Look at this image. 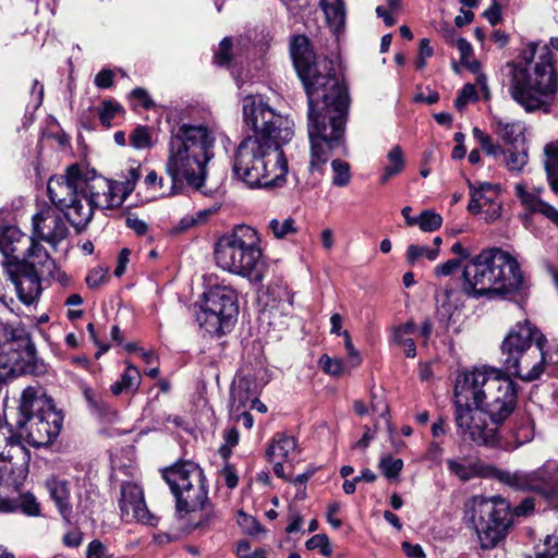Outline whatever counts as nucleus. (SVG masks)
Segmentation results:
<instances>
[{
    "instance_id": "nucleus-3",
    "label": "nucleus",
    "mask_w": 558,
    "mask_h": 558,
    "mask_svg": "<svg viewBox=\"0 0 558 558\" xmlns=\"http://www.w3.org/2000/svg\"><path fill=\"white\" fill-rule=\"evenodd\" d=\"M141 178L140 168H130L123 181L112 182L85 167L73 165L64 174L53 175L47 184L51 203L63 213L77 231L90 221L95 209L120 207L134 191Z\"/></svg>"
},
{
    "instance_id": "nucleus-27",
    "label": "nucleus",
    "mask_w": 558,
    "mask_h": 558,
    "mask_svg": "<svg viewBox=\"0 0 558 558\" xmlns=\"http://www.w3.org/2000/svg\"><path fill=\"white\" fill-rule=\"evenodd\" d=\"M296 453V439L283 433H277L266 450L268 460H280L287 463L292 462Z\"/></svg>"
},
{
    "instance_id": "nucleus-10",
    "label": "nucleus",
    "mask_w": 558,
    "mask_h": 558,
    "mask_svg": "<svg viewBox=\"0 0 558 558\" xmlns=\"http://www.w3.org/2000/svg\"><path fill=\"white\" fill-rule=\"evenodd\" d=\"M163 478L175 498V508L180 514L203 512V519L195 527L207 526L217 517L208 502L204 472L197 464L191 461L177 463L163 471Z\"/></svg>"
},
{
    "instance_id": "nucleus-33",
    "label": "nucleus",
    "mask_w": 558,
    "mask_h": 558,
    "mask_svg": "<svg viewBox=\"0 0 558 558\" xmlns=\"http://www.w3.org/2000/svg\"><path fill=\"white\" fill-rule=\"evenodd\" d=\"M439 256V250L421 244H410L405 251V262L411 267L424 266Z\"/></svg>"
},
{
    "instance_id": "nucleus-37",
    "label": "nucleus",
    "mask_w": 558,
    "mask_h": 558,
    "mask_svg": "<svg viewBox=\"0 0 558 558\" xmlns=\"http://www.w3.org/2000/svg\"><path fill=\"white\" fill-rule=\"evenodd\" d=\"M416 225L423 232H434L442 225V217L434 210H423L415 217Z\"/></svg>"
},
{
    "instance_id": "nucleus-64",
    "label": "nucleus",
    "mask_w": 558,
    "mask_h": 558,
    "mask_svg": "<svg viewBox=\"0 0 558 558\" xmlns=\"http://www.w3.org/2000/svg\"><path fill=\"white\" fill-rule=\"evenodd\" d=\"M484 16L492 25H496L501 19L499 7L496 3L493 4L484 12Z\"/></svg>"
},
{
    "instance_id": "nucleus-36",
    "label": "nucleus",
    "mask_w": 558,
    "mask_h": 558,
    "mask_svg": "<svg viewBox=\"0 0 558 558\" xmlns=\"http://www.w3.org/2000/svg\"><path fill=\"white\" fill-rule=\"evenodd\" d=\"M124 110L122 106L114 100H104L100 108L98 109V117L101 124L106 128L112 125V120L123 114Z\"/></svg>"
},
{
    "instance_id": "nucleus-60",
    "label": "nucleus",
    "mask_w": 558,
    "mask_h": 558,
    "mask_svg": "<svg viewBox=\"0 0 558 558\" xmlns=\"http://www.w3.org/2000/svg\"><path fill=\"white\" fill-rule=\"evenodd\" d=\"M339 510H340V505L338 502H332V504L328 505L327 521L333 529H339L341 526V520L335 517V514Z\"/></svg>"
},
{
    "instance_id": "nucleus-48",
    "label": "nucleus",
    "mask_w": 558,
    "mask_h": 558,
    "mask_svg": "<svg viewBox=\"0 0 558 558\" xmlns=\"http://www.w3.org/2000/svg\"><path fill=\"white\" fill-rule=\"evenodd\" d=\"M461 267V259H448L434 268L436 277H448Z\"/></svg>"
},
{
    "instance_id": "nucleus-49",
    "label": "nucleus",
    "mask_w": 558,
    "mask_h": 558,
    "mask_svg": "<svg viewBox=\"0 0 558 558\" xmlns=\"http://www.w3.org/2000/svg\"><path fill=\"white\" fill-rule=\"evenodd\" d=\"M392 339L398 344L403 347L404 354L408 357H414L416 355V347L414 340L409 336L401 333L400 338L396 336V330L392 332Z\"/></svg>"
},
{
    "instance_id": "nucleus-56",
    "label": "nucleus",
    "mask_w": 558,
    "mask_h": 558,
    "mask_svg": "<svg viewBox=\"0 0 558 558\" xmlns=\"http://www.w3.org/2000/svg\"><path fill=\"white\" fill-rule=\"evenodd\" d=\"M105 554L106 547L100 541L94 539L89 543L86 553L87 558H102Z\"/></svg>"
},
{
    "instance_id": "nucleus-29",
    "label": "nucleus",
    "mask_w": 558,
    "mask_h": 558,
    "mask_svg": "<svg viewBox=\"0 0 558 558\" xmlns=\"http://www.w3.org/2000/svg\"><path fill=\"white\" fill-rule=\"evenodd\" d=\"M492 128L506 144L514 145L524 141L525 126L520 121H505L500 118H494Z\"/></svg>"
},
{
    "instance_id": "nucleus-53",
    "label": "nucleus",
    "mask_w": 558,
    "mask_h": 558,
    "mask_svg": "<svg viewBox=\"0 0 558 558\" xmlns=\"http://www.w3.org/2000/svg\"><path fill=\"white\" fill-rule=\"evenodd\" d=\"M130 97L132 99H136L140 101V104L145 108V109H150L155 106L153 99L150 98V96L148 95V92L145 89V88H142V87H136L134 88L131 94H130Z\"/></svg>"
},
{
    "instance_id": "nucleus-13",
    "label": "nucleus",
    "mask_w": 558,
    "mask_h": 558,
    "mask_svg": "<svg viewBox=\"0 0 558 558\" xmlns=\"http://www.w3.org/2000/svg\"><path fill=\"white\" fill-rule=\"evenodd\" d=\"M454 423L457 433L463 441L476 446L495 447L499 444L500 427L494 424L488 416L471 402L454 398Z\"/></svg>"
},
{
    "instance_id": "nucleus-17",
    "label": "nucleus",
    "mask_w": 558,
    "mask_h": 558,
    "mask_svg": "<svg viewBox=\"0 0 558 558\" xmlns=\"http://www.w3.org/2000/svg\"><path fill=\"white\" fill-rule=\"evenodd\" d=\"M119 507L121 515L125 521H136L143 524L155 526L158 519L148 510L142 487L132 482L121 485Z\"/></svg>"
},
{
    "instance_id": "nucleus-34",
    "label": "nucleus",
    "mask_w": 558,
    "mask_h": 558,
    "mask_svg": "<svg viewBox=\"0 0 558 558\" xmlns=\"http://www.w3.org/2000/svg\"><path fill=\"white\" fill-rule=\"evenodd\" d=\"M545 168L551 190L558 193V140L545 146Z\"/></svg>"
},
{
    "instance_id": "nucleus-58",
    "label": "nucleus",
    "mask_w": 558,
    "mask_h": 558,
    "mask_svg": "<svg viewBox=\"0 0 558 558\" xmlns=\"http://www.w3.org/2000/svg\"><path fill=\"white\" fill-rule=\"evenodd\" d=\"M457 48L459 49L460 51V54H461V58H460V61L462 64H466L468 63V59L469 57L472 54V46L471 44L464 39V38H458L456 40V44Z\"/></svg>"
},
{
    "instance_id": "nucleus-2",
    "label": "nucleus",
    "mask_w": 558,
    "mask_h": 558,
    "mask_svg": "<svg viewBox=\"0 0 558 558\" xmlns=\"http://www.w3.org/2000/svg\"><path fill=\"white\" fill-rule=\"evenodd\" d=\"M243 118L254 134L244 138L234 155V175L251 187H280L288 161L281 149L294 135V122L276 112L258 95L242 100Z\"/></svg>"
},
{
    "instance_id": "nucleus-23",
    "label": "nucleus",
    "mask_w": 558,
    "mask_h": 558,
    "mask_svg": "<svg viewBox=\"0 0 558 558\" xmlns=\"http://www.w3.org/2000/svg\"><path fill=\"white\" fill-rule=\"evenodd\" d=\"M542 192V187L529 190L522 182L514 185V194L526 210L542 215L558 227V209L541 198Z\"/></svg>"
},
{
    "instance_id": "nucleus-55",
    "label": "nucleus",
    "mask_w": 558,
    "mask_h": 558,
    "mask_svg": "<svg viewBox=\"0 0 558 558\" xmlns=\"http://www.w3.org/2000/svg\"><path fill=\"white\" fill-rule=\"evenodd\" d=\"M238 556L240 558H266L262 551L252 550L248 542H241L238 545Z\"/></svg>"
},
{
    "instance_id": "nucleus-40",
    "label": "nucleus",
    "mask_w": 558,
    "mask_h": 558,
    "mask_svg": "<svg viewBox=\"0 0 558 558\" xmlns=\"http://www.w3.org/2000/svg\"><path fill=\"white\" fill-rule=\"evenodd\" d=\"M331 168L333 171L332 184L339 187L347 186L351 181L349 163L340 159H335L331 162Z\"/></svg>"
},
{
    "instance_id": "nucleus-44",
    "label": "nucleus",
    "mask_w": 558,
    "mask_h": 558,
    "mask_svg": "<svg viewBox=\"0 0 558 558\" xmlns=\"http://www.w3.org/2000/svg\"><path fill=\"white\" fill-rule=\"evenodd\" d=\"M319 365L325 373L332 376H339L344 371L343 362L341 359L330 357L326 354L319 359Z\"/></svg>"
},
{
    "instance_id": "nucleus-5",
    "label": "nucleus",
    "mask_w": 558,
    "mask_h": 558,
    "mask_svg": "<svg viewBox=\"0 0 558 558\" xmlns=\"http://www.w3.org/2000/svg\"><path fill=\"white\" fill-rule=\"evenodd\" d=\"M215 142V132L205 124L182 123L172 130L166 161V172L171 178L170 190L178 183L198 191L204 186Z\"/></svg>"
},
{
    "instance_id": "nucleus-35",
    "label": "nucleus",
    "mask_w": 558,
    "mask_h": 558,
    "mask_svg": "<svg viewBox=\"0 0 558 558\" xmlns=\"http://www.w3.org/2000/svg\"><path fill=\"white\" fill-rule=\"evenodd\" d=\"M472 133L487 156L497 159L501 154H505V150L501 148V146L495 143L493 138L481 129L474 128Z\"/></svg>"
},
{
    "instance_id": "nucleus-16",
    "label": "nucleus",
    "mask_w": 558,
    "mask_h": 558,
    "mask_svg": "<svg viewBox=\"0 0 558 558\" xmlns=\"http://www.w3.org/2000/svg\"><path fill=\"white\" fill-rule=\"evenodd\" d=\"M28 451L11 436V429L0 417V473L10 470L14 483L26 477L28 472Z\"/></svg>"
},
{
    "instance_id": "nucleus-18",
    "label": "nucleus",
    "mask_w": 558,
    "mask_h": 558,
    "mask_svg": "<svg viewBox=\"0 0 558 558\" xmlns=\"http://www.w3.org/2000/svg\"><path fill=\"white\" fill-rule=\"evenodd\" d=\"M32 236L57 246L69 234V228L62 216L52 207H45L33 216Z\"/></svg>"
},
{
    "instance_id": "nucleus-61",
    "label": "nucleus",
    "mask_w": 558,
    "mask_h": 558,
    "mask_svg": "<svg viewBox=\"0 0 558 558\" xmlns=\"http://www.w3.org/2000/svg\"><path fill=\"white\" fill-rule=\"evenodd\" d=\"M371 408L374 413H378L381 417L388 413V404L386 401L375 395H372Z\"/></svg>"
},
{
    "instance_id": "nucleus-38",
    "label": "nucleus",
    "mask_w": 558,
    "mask_h": 558,
    "mask_svg": "<svg viewBox=\"0 0 558 558\" xmlns=\"http://www.w3.org/2000/svg\"><path fill=\"white\" fill-rule=\"evenodd\" d=\"M378 466L388 480H395L398 478L403 469V461L399 458L386 454L381 457Z\"/></svg>"
},
{
    "instance_id": "nucleus-50",
    "label": "nucleus",
    "mask_w": 558,
    "mask_h": 558,
    "mask_svg": "<svg viewBox=\"0 0 558 558\" xmlns=\"http://www.w3.org/2000/svg\"><path fill=\"white\" fill-rule=\"evenodd\" d=\"M232 43L229 38H223L219 45V51L215 54V62L218 65H227L230 60V50Z\"/></svg>"
},
{
    "instance_id": "nucleus-6",
    "label": "nucleus",
    "mask_w": 558,
    "mask_h": 558,
    "mask_svg": "<svg viewBox=\"0 0 558 558\" xmlns=\"http://www.w3.org/2000/svg\"><path fill=\"white\" fill-rule=\"evenodd\" d=\"M454 398L471 402L500 427L517 405V384L502 369L481 366L457 376Z\"/></svg>"
},
{
    "instance_id": "nucleus-9",
    "label": "nucleus",
    "mask_w": 558,
    "mask_h": 558,
    "mask_svg": "<svg viewBox=\"0 0 558 558\" xmlns=\"http://www.w3.org/2000/svg\"><path fill=\"white\" fill-rule=\"evenodd\" d=\"M546 338L527 319L517 323L501 343L502 372L509 378L533 381L543 374Z\"/></svg>"
},
{
    "instance_id": "nucleus-43",
    "label": "nucleus",
    "mask_w": 558,
    "mask_h": 558,
    "mask_svg": "<svg viewBox=\"0 0 558 558\" xmlns=\"http://www.w3.org/2000/svg\"><path fill=\"white\" fill-rule=\"evenodd\" d=\"M505 165L510 171H521L527 163V154L525 151H505Z\"/></svg>"
},
{
    "instance_id": "nucleus-52",
    "label": "nucleus",
    "mask_w": 558,
    "mask_h": 558,
    "mask_svg": "<svg viewBox=\"0 0 558 558\" xmlns=\"http://www.w3.org/2000/svg\"><path fill=\"white\" fill-rule=\"evenodd\" d=\"M113 71L104 69L95 76L94 83L98 88H109L113 85Z\"/></svg>"
},
{
    "instance_id": "nucleus-15",
    "label": "nucleus",
    "mask_w": 558,
    "mask_h": 558,
    "mask_svg": "<svg viewBox=\"0 0 558 558\" xmlns=\"http://www.w3.org/2000/svg\"><path fill=\"white\" fill-rule=\"evenodd\" d=\"M36 349L29 335L16 329L0 344V381L19 375L34 373Z\"/></svg>"
},
{
    "instance_id": "nucleus-1",
    "label": "nucleus",
    "mask_w": 558,
    "mask_h": 558,
    "mask_svg": "<svg viewBox=\"0 0 558 558\" xmlns=\"http://www.w3.org/2000/svg\"><path fill=\"white\" fill-rule=\"evenodd\" d=\"M291 57L308 99L307 134L310 170H319L333 150L343 145L349 110L347 87L335 74L328 60L316 62L315 52L306 36L292 38Z\"/></svg>"
},
{
    "instance_id": "nucleus-32",
    "label": "nucleus",
    "mask_w": 558,
    "mask_h": 558,
    "mask_svg": "<svg viewBox=\"0 0 558 558\" xmlns=\"http://www.w3.org/2000/svg\"><path fill=\"white\" fill-rule=\"evenodd\" d=\"M405 167V157L399 145L393 146L387 154V162L380 175V184H386L392 177L398 175Z\"/></svg>"
},
{
    "instance_id": "nucleus-21",
    "label": "nucleus",
    "mask_w": 558,
    "mask_h": 558,
    "mask_svg": "<svg viewBox=\"0 0 558 558\" xmlns=\"http://www.w3.org/2000/svg\"><path fill=\"white\" fill-rule=\"evenodd\" d=\"M471 199L468 210L474 215L486 208L489 220H496L501 214V203L497 186L490 183H482L477 189L470 184Z\"/></svg>"
},
{
    "instance_id": "nucleus-41",
    "label": "nucleus",
    "mask_w": 558,
    "mask_h": 558,
    "mask_svg": "<svg viewBox=\"0 0 558 558\" xmlns=\"http://www.w3.org/2000/svg\"><path fill=\"white\" fill-rule=\"evenodd\" d=\"M130 142L135 149L150 148L153 141L149 128L144 125L136 126L130 135Z\"/></svg>"
},
{
    "instance_id": "nucleus-19",
    "label": "nucleus",
    "mask_w": 558,
    "mask_h": 558,
    "mask_svg": "<svg viewBox=\"0 0 558 558\" xmlns=\"http://www.w3.org/2000/svg\"><path fill=\"white\" fill-rule=\"evenodd\" d=\"M7 274L21 302L32 304L38 298L41 292V274L31 269L23 260L7 262Z\"/></svg>"
},
{
    "instance_id": "nucleus-45",
    "label": "nucleus",
    "mask_w": 558,
    "mask_h": 558,
    "mask_svg": "<svg viewBox=\"0 0 558 558\" xmlns=\"http://www.w3.org/2000/svg\"><path fill=\"white\" fill-rule=\"evenodd\" d=\"M477 99L476 88L473 84H465L454 100V107L462 110L469 102Z\"/></svg>"
},
{
    "instance_id": "nucleus-30",
    "label": "nucleus",
    "mask_w": 558,
    "mask_h": 558,
    "mask_svg": "<svg viewBox=\"0 0 558 558\" xmlns=\"http://www.w3.org/2000/svg\"><path fill=\"white\" fill-rule=\"evenodd\" d=\"M124 363L126 367L121 375V379L110 386V391L114 396H119L124 391H137L142 383V375L138 368L129 361Z\"/></svg>"
},
{
    "instance_id": "nucleus-31",
    "label": "nucleus",
    "mask_w": 558,
    "mask_h": 558,
    "mask_svg": "<svg viewBox=\"0 0 558 558\" xmlns=\"http://www.w3.org/2000/svg\"><path fill=\"white\" fill-rule=\"evenodd\" d=\"M326 21L335 34L339 33L345 21L343 0H320Z\"/></svg>"
},
{
    "instance_id": "nucleus-4",
    "label": "nucleus",
    "mask_w": 558,
    "mask_h": 558,
    "mask_svg": "<svg viewBox=\"0 0 558 558\" xmlns=\"http://www.w3.org/2000/svg\"><path fill=\"white\" fill-rule=\"evenodd\" d=\"M461 289L473 299H512L525 294L529 283L510 253L488 248L463 266Z\"/></svg>"
},
{
    "instance_id": "nucleus-62",
    "label": "nucleus",
    "mask_w": 558,
    "mask_h": 558,
    "mask_svg": "<svg viewBox=\"0 0 558 558\" xmlns=\"http://www.w3.org/2000/svg\"><path fill=\"white\" fill-rule=\"evenodd\" d=\"M402 549L405 555L410 558H424L425 554L418 544H410L408 542L402 543Z\"/></svg>"
},
{
    "instance_id": "nucleus-59",
    "label": "nucleus",
    "mask_w": 558,
    "mask_h": 558,
    "mask_svg": "<svg viewBox=\"0 0 558 558\" xmlns=\"http://www.w3.org/2000/svg\"><path fill=\"white\" fill-rule=\"evenodd\" d=\"M130 251L128 248H123L120 251L118 256V264L114 269V275L117 277L122 276L125 272L126 264L129 263Z\"/></svg>"
},
{
    "instance_id": "nucleus-57",
    "label": "nucleus",
    "mask_w": 558,
    "mask_h": 558,
    "mask_svg": "<svg viewBox=\"0 0 558 558\" xmlns=\"http://www.w3.org/2000/svg\"><path fill=\"white\" fill-rule=\"evenodd\" d=\"M535 502L533 498H524L513 510V513L518 517L527 515L534 511Z\"/></svg>"
},
{
    "instance_id": "nucleus-46",
    "label": "nucleus",
    "mask_w": 558,
    "mask_h": 558,
    "mask_svg": "<svg viewBox=\"0 0 558 558\" xmlns=\"http://www.w3.org/2000/svg\"><path fill=\"white\" fill-rule=\"evenodd\" d=\"M306 547L310 550L319 549L324 556L331 554V547L329 539L325 534H316L306 542Z\"/></svg>"
},
{
    "instance_id": "nucleus-20",
    "label": "nucleus",
    "mask_w": 558,
    "mask_h": 558,
    "mask_svg": "<svg viewBox=\"0 0 558 558\" xmlns=\"http://www.w3.org/2000/svg\"><path fill=\"white\" fill-rule=\"evenodd\" d=\"M26 426V440L33 447H43L52 442L59 435L62 417L59 412H49L46 416L32 417L29 421L20 423Z\"/></svg>"
},
{
    "instance_id": "nucleus-47",
    "label": "nucleus",
    "mask_w": 558,
    "mask_h": 558,
    "mask_svg": "<svg viewBox=\"0 0 558 558\" xmlns=\"http://www.w3.org/2000/svg\"><path fill=\"white\" fill-rule=\"evenodd\" d=\"M546 549L529 558H558V534H553L545 539Z\"/></svg>"
},
{
    "instance_id": "nucleus-8",
    "label": "nucleus",
    "mask_w": 558,
    "mask_h": 558,
    "mask_svg": "<svg viewBox=\"0 0 558 558\" xmlns=\"http://www.w3.org/2000/svg\"><path fill=\"white\" fill-rule=\"evenodd\" d=\"M260 242L259 233L251 226H235L216 242L215 263L223 271L260 283L267 272Z\"/></svg>"
},
{
    "instance_id": "nucleus-25",
    "label": "nucleus",
    "mask_w": 558,
    "mask_h": 558,
    "mask_svg": "<svg viewBox=\"0 0 558 558\" xmlns=\"http://www.w3.org/2000/svg\"><path fill=\"white\" fill-rule=\"evenodd\" d=\"M27 236L15 226H7L0 229V252L8 258V262L21 259L29 243Z\"/></svg>"
},
{
    "instance_id": "nucleus-22",
    "label": "nucleus",
    "mask_w": 558,
    "mask_h": 558,
    "mask_svg": "<svg viewBox=\"0 0 558 558\" xmlns=\"http://www.w3.org/2000/svg\"><path fill=\"white\" fill-rule=\"evenodd\" d=\"M446 464L449 472L462 482H468L475 477H494L499 481V474L504 473V471L487 465L478 459H448Z\"/></svg>"
},
{
    "instance_id": "nucleus-14",
    "label": "nucleus",
    "mask_w": 558,
    "mask_h": 558,
    "mask_svg": "<svg viewBox=\"0 0 558 558\" xmlns=\"http://www.w3.org/2000/svg\"><path fill=\"white\" fill-rule=\"evenodd\" d=\"M499 482L517 489L539 494L549 505L558 507V462L548 460L531 472L504 471Z\"/></svg>"
},
{
    "instance_id": "nucleus-24",
    "label": "nucleus",
    "mask_w": 558,
    "mask_h": 558,
    "mask_svg": "<svg viewBox=\"0 0 558 558\" xmlns=\"http://www.w3.org/2000/svg\"><path fill=\"white\" fill-rule=\"evenodd\" d=\"M21 414L29 421L32 417L48 415L58 412L52 400L39 387H27L23 390L20 401Z\"/></svg>"
},
{
    "instance_id": "nucleus-7",
    "label": "nucleus",
    "mask_w": 558,
    "mask_h": 558,
    "mask_svg": "<svg viewBox=\"0 0 558 558\" xmlns=\"http://www.w3.org/2000/svg\"><path fill=\"white\" fill-rule=\"evenodd\" d=\"M510 93L526 111L539 109L558 89L554 56L548 46L531 43L521 53V61L510 62Z\"/></svg>"
},
{
    "instance_id": "nucleus-12",
    "label": "nucleus",
    "mask_w": 558,
    "mask_h": 558,
    "mask_svg": "<svg viewBox=\"0 0 558 558\" xmlns=\"http://www.w3.org/2000/svg\"><path fill=\"white\" fill-rule=\"evenodd\" d=\"M236 315V292L231 287L216 286L204 293L196 320L205 332L220 337L230 330Z\"/></svg>"
},
{
    "instance_id": "nucleus-63",
    "label": "nucleus",
    "mask_w": 558,
    "mask_h": 558,
    "mask_svg": "<svg viewBox=\"0 0 558 558\" xmlns=\"http://www.w3.org/2000/svg\"><path fill=\"white\" fill-rule=\"evenodd\" d=\"M289 519H290V523L286 527L287 533L298 532L303 524L302 515L298 511H291Z\"/></svg>"
},
{
    "instance_id": "nucleus-51",
    "label": "nucleus",
    "mask_w": 558,
    "mask_h": 558,
    "mask_svg": "<svg viewBox=\"0 0 558 558\" xmlns=\"http://www.w3.org/2000/svg\"><path fill=\"white\" fill-rule=\"evenodd\" d=\"M106 278L107 270L102 267H95L88 272L86 283L89 288H98L106 281Z\"/></svg>"
},
{
    "instance_id": "nucleus-54",
    "label": "nucleus",
    "mask_w": 558,
    "mask_h": 558,
    "mask_svg": "<svg viewBox=\"0 0 558 558\" xmlns=\"http://www.w3.org/2000/svg\"><path fill=\"white\" fill-rule=\"evenodd\" d=\"M126 226L137 235H144L148 231V225L144 220L134 216L126 218Z\"/></svg>"
},
{
    "instance_id": "nucleus-42",
    "label": "nucleus",
    "mask_w": 558,
    "mask_h": 558,
    "mask_svg": "<svg viewBox=\"0 0 558 558\" xmlns=\"http://www.w3.org/2000/svg\"><path fill=\"white\" fill-rule=\"evenodd\" d=\"M144 184L150 192L149 198L162 197L170 193L167 189H165L161 177H159L154 170L147 173L144 180Z\"/></svg>"
},
{
    "instance_id": "nucleus-11",
    "label": "nucleus",
    "mask_w": 558,
    "mask_h": 558,
    "mask_svg": "<svg viewBox=\"0 0 558 558\" xmlns=\"http://www.w3.org/2000/svg\"><path fill=\"white\" fill-rule=\"evenodd\" d=\"M463 521L476 534L481 548L492 549L508 533L510 505L500 496L474 495L464 502Z\"/></svg>"
},
{
    "instance_id": "nucleus-39",
    "label": "nucleus",
    "mask_w": 558,
    "mask_h": 558,
    "mask_svg": "<svg viewBox=\"0 0 558 558\" xmlns=\"http://www.w3.org/2000/svg\"><path fill=\"white\" fill-rule=\"evenodd\" d=\"M268 228L271 230L276 239H283L287 235L296 232L295 221L291 217L283 220L274 218L269 221Z\"/></svg>"
},
{
    "instance_id": "nucleus-26",
    "label": "nucleus",
    "mask_w": 558,
    "mask_h": 558,
    "mask_svg": "<svg viewBox=\"0 0 558 558\" xmlns=\"http://www.w3.org/2000/svg\"><path fill=\"white\" fill-rule=\"evenodd\" d=\"M34 236H31L24 255L20 260L29 265L31 269L44 276H52L56 270V262L49 255L47 250Z\"/></svg>"
},
{
    "instance_id": "nucleus-28",
    "label": "nucleus",
    "mask_w": 558,
    "mask_h": 558,
    "mask_svg": "<svg viewBox=\"0 0 558 558\" xmlns=\"http://www.w3.org/2000/svg\"><path fill=\"white\" fill-rule=\"evenodd\" d=\"M46 486L50 497L58 507L59 512L63 519L69 521L72 513V506L70 502V489L68 482L53 477L47 481Z\"/></svg>"
}]
</instances>
